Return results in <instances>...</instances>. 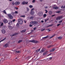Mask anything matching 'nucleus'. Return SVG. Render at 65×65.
Wrapping results in <instances>:
<instances>
[{
  "mask_svg": "<svg viewBox=\"0 0 65 65\" xmlns=\"http://www.w3.org/2000/svg\"><path fill=\"white\" fill-rule=\"evenodd\" d=\"M18 23L20 25H22L23 23V20L21 19H19L18 20Z\"/></svg>",
  "mask_w": 65,
  "mask_h": 65,
  "instance_id": "1",
  "label": "nucleus"
},
{
  "mask_svg": "<svg viewBox=\"0 0 65 65\" xmlns=\"http://www.w3.org/2000/svg\"><path fill=\"white\" fill-rule=\"evenodd\" d=\"M30 23L31 24H38V22L36 21H32Z\"/></svg>",
  "mask_w": 65,
  "mask_h": 65,
  "instance_id": "2",
  "label": "nucleus"
},
{
  "mask_svg": "<svg viewBox=\"0 0 65 65\" xmlns=\"http://www.w3.org/2000/svg\"><path fill=\"white\" fill-rule=\"evenodd\" d=\"M38 15L39 16H42L43 15V12H39L38 13Z\"/></svg>",
  "mask_w": 65,
  "mask_h": 65,
  "instance_id": "3",
  "label": "nucleus"
},
{
  "mask_svg": "<svg viewBox=\"0 0 65 65\" xmlns=\"http://www.w3.org/2000/svg\"><path fill=\"white\" fill-rule=\"evenodd\" d=\"M28 2H26L25 1H24L22 3V5H25V4H28Z\"/></svg>",
  "mask_w": 65,
  "mask_h": 65,
  "instance_id": "4",
  "label": "nucleus"
},
{
  "mask_svg": "<svg viewBox=\"0 0 65 65\" xmlns=\"http://www.w3.org/2000/svg\"><path fill=\"white\" fill-rule=\"evenodd\" d=\"M8 16L10 19H12V18H13V17H12V16L10 14H9L8 15Z\"/></svg>",
  "mask_w": 65,
  "mask_h": 65,
  "instance_id": "5",
  "label": "nucleus"
},
{
  "mask_svg": "<svg viewBox=\"0 0 65 65\" xmlns=\"http://www.w3.org/2000/svg\"><path fill=\"white\" fill-rule=\"evenodd\" d=\"M62 18H63V16H61L57 18L56 19L57 20H60V19H61Z\"/></svg>",
  "mask_w": 65,
  "mask_h": 65,
  "instance_id": "6",
  "label": "nucleus"
},
{
  "mask_svg": "<svg viewBox=\"0 0 65 65\" xmlns=\"http://www.w3.org/2000/svg\"><path fill=\"white\" fill-rule=\"evenodd\" d=\"M2 32L3 34H5L6 33V31L4 29H2Z\"/></svg>",
  "mask_w": 65,
  "mask_h": 65,
  "instance_id": "7",
  "label": "nucleus"
},
{
  "mask_svg": "<svg viewBox=\"0 0 65 65\" xmlns=\"http://www.w3.org/2000/svg\"><path fill=\"white\" fill-rule=\"evenodd\" d=\"M15 4L16 5H18L20 4V3L19 2H16L15 3Z\"/></svg>",
  "mask_w": 65,
  "mask_h": 65,
  "instance_id": "8",
  "label": "nucleus"
},
{
  "mask_svg": "<svg viewBox=\"0 0 65 65\" xmlns=\"http://www.w3.org/2000/svg\"><path fill=\"white\" fill-rule=\"evenodd\" d=\"M48 38V36H47L46 37L42 38H43V39H45Z\"/></svg>",
  "mask_w": 65,
  "mask_h": 65,
  "instance_id": "9",
  "label": "nucleus"
},
{
  "mask_svg": "<svg viewBox=\"0 0 65 65\" xmlns=\"http://www.w3.org/2000/svg\"><path fill=\"white\" fill-rule=\"evenodd\" d=\"M15 53H16V54H17L18 53H21V52L20 51H16L15 52Z\"/></svg>",
  "mask_w": 65,
  "mask_h": 65,
  "instance_id": "10",
  "label": "nucleus"
},
{
  "mask_svg": "<svg viewBox=\"0 0 65 65\" xmlns=\"http://www.w3.org/2000/svg\"><path fill=\"white\" fill-rule=\"evenodd\" d=\"M34 13V11H31V12L30 13V14L31 15H33Z\"/></svg>",
  "mask_w": 65,
  "mask_h": 65,
  "instance_id": "11",
  "label": "nucleus"
},
{
  "mask_svg": "<svg viewBox=\"0 0 65 65\" xmlns=\"http://www.w3.org/2000/svg\"><path fill=\"white\" fill-rule=\"evenodd\" d=\"M7 20L6 19H4V23H7Z\"/></svg>",
  "mask_w": 65,
  "mask_h": 65,
  "instance_id": "12",
  "label": "nucleus"
},
{
  "mask_svg": "<svg viewBox=\"0 0 65 65\" xmlns=\"http://www.w3.org/2000/svg\"><path fill=\"white\" fill-rule=\"evenodd\" d=\"M44 51H45V50H44V49L43 48H42L41 50V51L40 52V53H42V52H44Z\"/></svg>",
  "mask_w": 65,
  "mask_h": 65,
  "instance_id": "13",
  "label": "nucleus"
},
{
  "mask_svg": "<svg viewBox=\"0 0 65 65\" xmlns=\"http://www.w3.org/2000/svg\"><path fill=\"white\" fill-rule=\"evenodd\" d=\"M54 51H55V48H53L52 50H50V52H54Z\"/></svg>",
  "mask_w": 65,
  "mask_h": 65,
  "instance_id": "14",
  "label": "nucleus"
},
{
  "mask_svg": "<svg viewBox=\"0 0 65 65\" xmlns=\"http://www.w3.org/2000/svg\"><path fill=\"white\" fill-rule=\"evenodd\" d=\"M12 22L11 21H9L7 22L9 24H10L11 23H12Z\"/></svg>",
  "mask_w": 65,
  "mask_h": 65,
  "instance_id": "15",
  "label": "nucleus"
},
{
  "mask_svg": "<svg viewBox=\"0 0 65 65\" xmlns=\"http://www.w3.org/2000/svg\"><path fill=\"white\" fill-rule=\"evenodd\" d=\"M48 12L49 14H50V15H51V14H52V13H53L52 11H49Z\"/></svg>",
  "mask_w": 65,
  "mask_h": 65,
  "instance_id": "16",
  "label": "nucleus"
},
{
  "mask_svg": "<svg viewBox=\"0 0 65 65\" xmlns=\"http://www.w3.org/2000/svg\"><path fill=\"white\" fill-rule=\"evenodd\" d=\"M6 38H5L2 40H1V41H0V43L1 42H2V41H4V40H6Z\"/></svg>",
  "mask_w": 65,
  "mask_h": 65,
  "instance_id": "17",
  "label": "nucleus"
},
{
  "mask_svg": "<svg viewBox=\"0 0 65 65\" xmlns=\"http://www.w3.org/2000/svg\"><path fill=\"white\" fill-rule=\"evenodd\" d=\"M47 52H44L43 53V55L44 56V55H47Z\"/></svg>",
  "mask_w": 65,
  "mask_h": 65,
  "instance_id": "18",
  "label": "nucleus"
},
{
  "mask_svg": "<svg viewBox=\"0 0 65 65\" xmlns=\"http://www.w3.org/2000/svg\"><path fill=\"white\" fill-rule=\"evenodd\" d=\"M26 30L25 29V30H22L21 32H22V33H24L25 32H26Z\"/></svg>",
  "mask_w": 65,
  "mask_h": 65,
  "instance_id": "19",
  "label": "nucleus"
},
{
  "mask_svg": "<svg viewBox=\"0 0 65 65\" xmlns=\"http://www.w3.org/2000/svg\"><path fill=\"white\" fill-rule=\"evenodd\" d=\"M58 39H62V37H58Z\"/></svg>",
  "mask_w": 65,
  "mask_h": 65,
  "instance_id": "20",
  "label": "nucleus"
},
{
  "mask_svg": "<svg viewBox=\"0 0 65 65\" xmlns=\"http://www.w3.org/2000/svg\"><path fill=\"white\" fill-rule=\"evenodd\" d=\"M8 44H6L5 46H4L5 47H7L8 46Z\"/></svg>",
  "mask_w": 65,
  "mask_h": 65,
  "instance_id": "21",
  "label": "nucleus"
},
{
  "mask_svg": "<svg viewBox=\"0 0 65 65\" xmlns=\"http://www.w3.org/2000/svg\"><path fill=\"white\" fill-rule=\"evenodd\" d=\"M53 8L55 9H58V7H53Z\"/></svg>",
  "mask_w": 65,
  "mask_h": 65,
  "instance_id": "22",
  "label": "nucleus"
},
{
  "mask_svg": "<svg viewBox=\"0 0 65 65\" xmlns=\"http://www.w3.org/2000/svg\"><path fill=\"white\" fill-rule=\"evenodd\" d=\"M21 42H22V40H20L18 42V43H21Z\"/></svg>",
  "mask_w": 65,
  "mask_h": 65,
  "instance_id": "23",
  "label": "nucleus"
},
{
  "mask_svg": "<svg viewBox=\"0 0 65 65\" xmlns=\"http://www.w3.org/2000/svg\"><path fill=\"white\" fill-rule=\"evenodd\" d=\"M46 14H44V15H43V17H44V18H45V17H46Z\"/></svg>",
  "mask_w": 65,
  "mask_h": 65,
  "instance_id": "24",
  "label": "nucleus"
},
{
  "mask_svg": "<svg viewBox=\"0 0 65 65\" xmlns=\"http://www.w3.org/2000/svg\"><path fill=\"white\" fill-rule=\"evenodd\" d=\"M40 49L39 48V49L36 50V52H39V51H40Z\"/></svg>",
  "mask_w": 65,
  "mask_h": 65,
  "instance_id": "25",
  "label": "nucleus"
},
{
  "mask_svg": "<svg viewBox=\"0 0 65 65\" xmlns=\"http://www.w3.org/2000/svg\"><path fill=\"white\" fill-rule=\"evenodd\" d=\"M19 23H18L16 25V27H19Z\"/></svg>",
  "mask_w": 65,
  "mask_h": 65,
  "instance_id": "26",
  "label": "nucleus"
},
{
  "mask_svg": "<svg viewBox=\"0 0 65 65\" xmlns=\"http://www.w3.org/2000/svg\"><path fill=\"white\" fill-rule=\"evenodd\" d=\"M29 41V42H34V40Z\"/></svg>",
  "mask_w": 65,
  "mask_h": 65,
  "instance_id": "27",
  "label": "nucleus"
},
{
  "mask_svg": "<svg viewBox=\"0 0 65 65\" xmlns=\"http://www.w3.org/2000/svg\"><path fill=\"white\" fill-rule=\"evenodd\" d=\"M33 18H34V17H33V16H31V17H30V20H32V19H33Z\"/></svg>",
  "mask_w": 65,
  "mask_h": 65,
  "instance_id": "28",
  "label": "nucleus"
},
{
  "mask_svg": "<svg viewBox=\"0 0 65 65\" xmlns=\"http://www.w3.org/2000/svg\"><path fill=\"white\" fill-rule=\"evenodd\" d=\"M26 10H27V11H29L30 9L28 8H26Z\"/></svg>",
  "mask_w": 65,
  "mask_h": 65,
  "instance_id": "29",
  "label": "nucleus"
},
{
  "mask_svg": "<svg viewBox=\"0 0 65 65\" xmlns=\"http://www.w3.org/2000/svg\"><path fill=\"white\" fill-rule=\"evenodd\" d=\"M29 7L30 8H33V6L32 5L29 6Z\"/></svg>",
  "mask_w": 65,
  "mask_h": 65,
  "instance_id": "30",
  "label": "nucleus"
},
{
  "mask_svg": "<svg viewBox=\"0 0 65 65\" xmlns=\"http://www.w3.org/2000/svg\"><path fill=\"white\" fill-rule=\"evenodd\" d=\"M17 34H14L12 35L11 37H12V36H15V35H17Z\"/></svg>",
  "mask_w": 65,
  "mask_h": 65,
  "instance_id": "31",
  "label": "nucleus"
},
{
  "mask_svg": "<svg viewBox=\"0 0 65 65\" xmlns=\"http://www.w3.org/2000/svg\"><path fill=\"white\" fill-rule=\"evenodd\" d=\"M61 8H65V5L63 7V6H62L61 7Z\"/></svg>",
  "mask_w": 65,
  "mask_h": 65,
  "instance_id": "32",
  "label": "nucleus"
},
{
  "mask_svg": "<svg viewBox=\"0 0 65 65\" xmlns=\"http://www.w3.org/2000/svg\"><path fill=\"white\" fill-rule=\"evenodd\" d=\"M3 12L4 13H5V14H6V11L5 10H4L3 11Z\"/></svg>",
  "mask_w": 65,
  "mask_h": 65,
  "instance_id": "33",
  "label": "nucleus"
},
{
  "mask_svg": "<svg viewBox=\"0 0 65 65\" xmlns=\"http://www.w3.org/2000/svg\"><path fill=\"white\" fill-rule=\"evenodd\" d=\"M38 42V41H36V40H34V43H37V42Z\"/></svg>",
  "mask_w": 65,
  "mask_h": 65,
  "instance_id": "34",
  "label": "nucleus"
},
{
  "mask_svg": "<svg viewBox=\"0 0 65 65\" xmlns=\"http://www.w3.org/2000/svg\"><path fill=\"white\" fill-rule=\"evenodd\" d=\"M49 19H50L48 18V19H47L45 20V22H47V21H48V20H49Z\"/></svg>",
  "mask_w": 65,
  "mask_h": 65,
  "instance_id": "35",
  "label": "nucleus"
},
{
  "mask_svg": "<svg viewBox=\"0 0 65 65\" xmlns=\"http://www.w3.org/2000/svg\"><path fill=\"white\" fill-rule=\"evenodd\" d=\"M35 2H36V1H35V0H34L32 1V2L33 3H35Z\"/></svg>",
  "mask_w": 65,
  "mask_h": 65,
  "instance_id": "36",
  "label": "nucleus"
},
{
  "mask_svg": "<svg viewBox=\"0 0 65 65\" xmlns=\"http://www.w3.org/2000/svg\"><path fill=\"white\" fill-rule=\"evenodd\" d=\"M45 28H44V29H42L41 30V31H44V30H45Z\"/></svg>",
  "mask_w": 65,
  "mask_h": 65,
  "instance_id": "37",
  "label": "nucleus"
},
{
  "mask_svg": "<svg viewBox=\"0 0 65 65\" xmlns=\"http://www.w3.org/2000/svg\"><path fill=\"white\" fill-rule=\"evenodd\" d=\"M20 17H22V18H25V15L21 16Z\"/></svg>",
  "mask_w": 65,
  "mask_h": 65,
  "instance_id": "38",
  "label": "nucleus"
},
{
  "mask_svg": "<svg viewBox=\"0 0 65 65\" xmlns=\"http://www.w3.org/2000/svg\"><path fill=\"white\" fill-rule=\"evenodd\" d=\"M45 11H46V12H45L46 13H47L48 12V11H47V10H45Z\"/></svg>",
  "mask_w": 65,
  "mask_h": 65,
  "instance_id": "39",
  "label": "nucleus"
},
{
  "mask_svg": "<svg viewBox=\"0 0 65 65\" xmlns=\"http://www.w3.org/2000/svg\"><path fill=\"white\" fill-rule=\"evenodd\" d=\"M12 5H14V2H13L12 3Z\"/></svg>",
  "mask_w": 65,
  "mask_h": 65,
  "instance_id": "40",
  "label": "nucleus"
},
{
  "mask_svg": "<svg viewBox=\"0 0 65 65\" xmlns=\"http://www.w3.org/2000/svg\"><path fill=\"white\" fill-rule=\"evenodd\" d=\"M62 21H63L62 20L61 21H60L59 22V23H62Z\"/></svg>",
  "mask_w": 65,
  "mask_h": 65,
  "instance_id": "41",
  "label": "nucleus"
},
{
  "mask_svg": "<svg viewBox=\"0 0 65 65\" xmlns=\"http://www.w3.org/2000/svg\"><path fill=\"white\" fill-rule=\"evenodd\" d=\"M12 21H13V22H14L15 21V19H14L13 20H12Z\"/></svg>",
  "mask_w": 65,
  "mask_h": 65,
  "instance_id": "42",
  "label": "nucleus"
},
{
  "mask_svg": "<svg viewBox=\"0 0 65 65\" xmlns=\"http://www.w3.org/2000/svg\"><path fill=\"white\" fill-rule=\"evenodd\" d=\"M15 13H16V14H18V11H15Z\"/></svg>",
  "mask_w": 65,
  "mask_h": 65,
  "instance_id": "43",
  "label": "nucleus"
},
{
  "mask_svg": "<svg viewBox=\"0 0 65 65\" xmlns=\"http://www.w3.org/2000/svg\"><path fill=\"white\" fill-rule=\"evenodd\" d=\"M53 24H52L51 25H49V26L52 27V26H53Z\"/></svg>",
  "mask_w": 65,
  "mask_h": 65,
  "instance_id": "44",
  "label": "nucleus"
},
{
  "mask_svg": "<svg viewBox=\"0 0 65 65\" xmlns=\"http://www.w3.org/2000/svg\"><path fill=\"white\" fill-rule=\"evenodd\" d=\"M52 59V57H51L48 58V59H49V60H51Z\"/></svg>",
  "mask_w": 65,
  "mask_h": 65,
  "instance_id": "45",
  "label": "nucleus"
},
{
  "mask_svg": "<svg viewBox=\"0 0 65 65\" xmlns=\"http://www.w3.org/2000/svg\"><path fill=\"white\" fill-rule=\"evenodd\" d=\"M34 30H35L36 29V27H34L33 28Z\"/></svg>",
  "mask_w": 65,
  "mask_h": 65,
  "instance_id": "46",
  "label": "nucleus"
},
{
  "mask_svg": "<svg viewBox=\"0 0 65 65\" xmlns=\"http://www.w3.org/2000/svg\"><path fill=\"white\" fill-rule=\"evenodd\" d=\"M52 46V45H50V46H48V48H50V47H51V46Z\"/></svg>",
  "mask_w": 65,
  "mask_h": 65,
  "instance_id": "47",
  "label": "nucleus"
},
{
  "mask_svg": "<svg viewBox=\"0 0 65 65\" xmlns=\"http://www.w3.org/2000/svg\"><path fill=\"white\" fill-rule=\"evenodd\" d=\"M61 25V24H57V27H58L59 26H60V25Z\"/></svg>",
  "mask_w": 65,
  "mask_h": 65,
  "instance_id": "48",
  "label": "nucleus"
},
{
  "mask_svg": "<svg viewBox=\"0 0 65 65\" xmlns=\"http://www.w3.org/2000/svg\"><path fill=\"white\" fill-rule=\"evenodd\" d=\"M3 23H2L1 24V26H3Z\"/></svg>",
  "mask_w": 65,
  "mask_h": 65,
  "instance_id": "49",
  "label": "nucleus"
},
{
  "mask_svg": "<svg viewBox=\"0 0 65 65\" xmlns=\"http://www.w3.org/2000/svg\"><path fill=\"white\" fill-rule=\"evenodd\" d=\"M32 26H33V25H31V24L29 25V27H32Z\"/></svg>",
  "mask_w": 65,
  "mask_h": 65,
  "instance_id": "50",
  "label": "nucleus"
},
{
  "mask_svg": "<svg viewBox=\"0 0 65 65\" xmlns=\"http://www.w3.org/2000/svg\"><path fill=\"white\" fill-rule=\"evenodd\" d=\"M32 9V10H31V11H33V10H34V8H33L32 9Z\"/></svg>",
  "mask_w": 65,
  "mask_h": 65,
  "instance_id": "51",
  "label": "nucleus"
},
{
  "mask_svg": "<svg viewBox=\"0 0 65 65\" xmlns=\"http://www.w3.org/2000/svg\"><path fill=\"white\" fill-rule=\"evenodd\" d=\"M53 37H54V36H52L51 37H50V38H53Z\"/></svg>",
  "mask_w": 65,
  "mask_h": 65,
  "instance_id": "52",
  "label": "nucleus"
},
{
  "mask_svg": "<svg viewBox=\"0 0 65 65\" xmlns=\"http://www.w3.org/2000/svg\"><path fill=\"white\" fill-rule=\"evenodd\" d=\"M15 8L16 9H18V8L17 7H15Z\"/></svg>",
  "mask_w": 65,
  "mask_h": 65,
  "instance_id": "53",
  "label": "nucleus"
},
{
  "mask_svg": "<svg viewBox=\"0 0 65 65\" xmlns=\"http://www.w3.org/2000/svg\"><path fill=\"white\" fill-rule=\"evenodd\" d=\"M45 8H48V7L47 6H46L45 7Z\"/></svg>",
  "mask_w": 65,
  "mask_h": 65,
  "instance_id": "54",
  "label": "nucleus"
},
{
  "mask_svg": "<svg viewBox=\"0 0 65 65\" xmlns=\"http://www.w3.org/2000/svg\"><path fill=\"white\" fill-rule=\"evenodd\" d=\"M59 12H60V11H58L56 12V13H59Z\"/></svg>",
  "mask_w": 65,
  "mask_h": 65,
  "instance_id": "55",
  "label": "nucleus"
},
{
  "mask_svg": "<svg viewBox=\"0 0 65 65\" xmlns=\"http://www.w3.org/2000/svg\"><path fill=\"white\" fill-rule=\"evenodd\" d=\"M54 16H55V15H53L52 16V17H54Z\"/></svg>",
  "mask_w": 65,
  "mask_h": 65,
  "instance_id": "56",
  "label": "nucleus"
},
{
  "mask_svg": "<svg viewBox=\"0 0 65 65\" xmlns=\"http://www.w3.org/2000/svg\"><path fill=\"white\" fill-rule=\"evenodd\" d=\"M51 55V54H49L47 56H50Z\"/></svg>",
  "mask_w": 65,
  "mask_h": 65,
  "instance_id": "57",
  "label": "nucleus"
},
{
  "mask_svg": "<svg viewBox=\"0 0 65 65\" xmlns=\"http://www.w3.org/2000/svg\"><path fill=\"white\" fill-rule=\"evenodd\" d=\"M41 22H42V23H43V22H44V21H42H42H41Z\"/></svg>",
  "mask_w": 65,
  "mask_h": 65,
  "instance_id": "58",
  "label": "nucleus"
},
{
  "mask_svg": "<svg viewBox=\"0 0 65 65\" xmlns=\"http://www.w3.org/2000/svg\"><path fill=\"white\" fill-rule=\"evenodd\" d=\"M40 1L41 2H42V0H40Z\"/></svg>",
  "mask_w": 65,
  "mask_h": 65,
  "instance_id": "59",
  "label": "nucleus"
},
{
  "mask_svg": "<svg viewBox=\"0 0 65 65\" xmlns=\"http://www.w3.org/2000/svg\"><path fill=\"white\" fill-rule=\"evenodd\" d=\"M48 30H49V32H50V31H51V30H49V29H48Z\"/></svg>",
  "mask_w": 65,
  "mask_h": 65,
  "instance_id": "60",
  "label": "nucleus"
},
{
  "mask_svg": "<svg viewBox=\"0 0 65 65\" xmlns=\"http://www.w3.org/2000/svg\"><path fill=\"white\" fill-rule=\"evenodd\" d=\"M31 32H30V33H29L28 34H31Z\"/></svg>",
  "mask_w": 65,
  "mask_h": 65,
  "instance_id": "61",
  "label": "nucleus"
},
{
  "mask_svg": "<svg viewBox=\"0 0 65 65\" xmlns=\"http://www.w3.org/2000/svg\"><path fill=\"white\" fill-rule=\"evenodd\" d=\"M50 27V25H49V26H47V27Z\"/></svg>",
  "mask_w": 65,
  "mask_h": 65,
  "instance_id": "62",
  "label": "nucleus"
},
{
  "mask_svg": "<svg viewBox=\"0 0 65 65\" xmlns=\"http://www.w3.org/2000/svg\"><path fill=\"white\" fill-rule=\"evenodd\" d=\"M9 1H12V0H9Z\"/></svg>",
  "mask_w": 65,
  "mask_h": 65,
  "instance_id": "63",
  "label": "nucleus"
},
{
  "mask_svg": "<svg viewBox=\"0 0 65 65\" xmlns=\"http://www.w3.org/2000/svg\"><path fill=\"white\" fill-rule=\"evenodd\" d=\"M64 64H65V61L64 62Z\"/></svg>",
  "mask_w": 65,
  "mask_h": 65,
  "instance_id": "64",
  "label": "nucleus"
}]
</instances>
